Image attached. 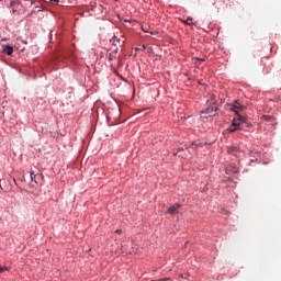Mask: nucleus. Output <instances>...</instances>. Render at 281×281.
<instances>
[{"instance_id": "nucleus-5", "label": "nucleus", "mask_w": 281, "mask_h": 281, "mask_svg": "<svg viewBox=\"0 0 281 281\" xmlns=\"http://www.w3.org/2000/svg\"><path fill=\"white\" fill-rule=\"evenodd\" d=\"M261 120L265 122H273L276 119L272 115H262Z\"/></svg>"}, {"instance_id": "nucleus-2", "label": "nucleus", "mask_w": 281, "mask_h": 281, "mask_svg": "<svg viewBox=\"0 0 281 281\" xmlns=\"http://www.w3.org/2000/svg\"><path fill=\"white\" fill-rule=\"evenodd\" d=\"M240 122L241 121H236V119L233 120L232 126L228 127V133H235V131H238L240 128Z\"/></svg>"}, {"instance_id": "nucleus-12", "label": "nucleus", "mask_w": 281, "mask_h": 281, "mask_svg": "<svg viewBox=\"0 0 281 281\" xmlns=\"http://www.w3.org/2000/svg\"><path fill=\"white\" fill-rule=\"evenodd\" d=\"M116 234H122V229H117V231H116Z\"/></svg>"}, {"instance_id": "nucleus-14", "label": "nucleus", "mask_w": 281, "mask_h": 281, "mask_svg": "<svg viewBox=\"0 0 281 281\" xmlns=\"http://www.w3.org/2000/svg\"><path fill=\"white\" fill-rule=\"evenodd\" d=\"M198 60H200L201 63H203V59H199V58H198Z\"/></svg>"}, {"instance_id": "nucleus-7", "label": "nucleus", "mask_w": 281, "mask_h": 281, "mask_svg": "<svg viewBox=\"0 0 281 281\" xmlns=\"http://www.w3.org/2000/svg\"><path fill=\"white\" fill-rule=\"evenodd\" d=\"M215 111H216V106L206 109V113H209V115H212V113H214Z\"/></svg>"}, {"instance_id": "nucleus-6", "label": "nucleus", "mask_w": 281, "mask_h": 281, "mask_svg": "<svg viewBox=\"0 0 281 281\" xmlns=\"http://www.w3.org/2000/svg\"><path fill=\"white\" fill-rule=\"evenodd\" d=\"M112 44L117 46V45H122V40L117 38V36H114L112 40Z\"/></svg>"}, {"instance_id": "nucleus-9", "label": "nucleus", "mask_w": 281, "mask_h": 281, "mask_svg": "<svg viewBox=\"0 0 281 281\" xmlns=\"http://www.w3.org/2000/svg\"><path fill=\"white\" fill-rule=\"evenodd\" d=\"M183 23H186V25H194L192 18H188L186 21H183Z\"/></svg>"}, {"instance_id": "nucleus-3", "label": "nucleus", "mask_w": 281, "mask_h": 281, "mask_svg": "<svg viewBox=\"0 0 281 281\" xmlns=\"http://www.w3.org/2000/svg\"><path fill=\"white\" fill-rule=\"evenodd\" d=\"M179 207H181V204L172 205L168 209L167 213L171 215L179 214Z\"/></svg>"}, {"instance_id": "nucleus-10", "label": "nucleus", "mask_w": 281, "mask_h": 281, "mask_svg": "<svg viewBox=\"0 0 281 281\" xmlns=\"http://www.w3.org/2000/svg\"><path fill=\"white\" fill-rule=\"evenodd\" d=\"M34 179H36V176L34 175V172H31V180L34 181Z\"/></svg>"}, {"instance_id": "nucleus-4", "label": "nucleus", "mask_w": 281, "mask_h": 281, "mask_svg": "<svg viewBox=\"0 0 281 281\" xmlns=\"http://www.w3.org/2000/svg\"><path fill=\"white\" fill-rule=\"evenodd\" d=\"M2 54H7V56H12V54H14V47L10 45L4 46L2 49Z\"/></svg>"}, {"instance_id": "nucleus-13", "label": "nucleus", "mask_w": 281, "mask_h": 281, "mask_svg": "<svg viewBox=\"0 0 281 281\" xmlns=\"http://www.w3.org/2000/svg\"><path fill=\"white\" fill-rule=\"evenodd\" d=\"M50 1H53V3H58L59 0H50Z\"/></svg>"}, {"instance_id": "nucleus-11", "label": "nucleus", "mask_w": 281, "mask_h": 281, "mask_svg": "<svg viewBox=\"0 0 281 281\" xmlns=\"http://www.w3.org/2000/svg\"><path fill=\"white\" fill-rule=\"evenodd\" d=\"M3 271H5V268L0 266V273H3Z\"/></svg>"}, {"instance_id": "nucleus-8", "label": "nucleus", "mask_w": 281, "mask_h": 281, "mask_svg": "<svg viewBox=\"0 0 281 281\" xmlns=\"http://www.w3.org/2000/svg\"><path fill=\"white\" fill-rule=\"evenodd\" d=\"M116 53H110L108 56V60H115Z\"/></svg>"}, {"instance_id": "nucleus-1", "label": "nucleus", "mask_w": 281, "mask_h": 281, "mask_svg": "<svg viewBox=\"0 0 281 281\" xmlns=\"http://www.w3.org/2000/svg\"><path fill=\"white\" fill-rule=\"evenodd\" d=\"M245 109V105L238 103V101H235L234 104L231 108V111H234L236 115L238 116V122H243V117L240 114H238V111H243Z\"/></svg>"}]
</instances>
